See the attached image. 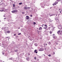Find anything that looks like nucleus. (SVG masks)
Returning a JSON list of instances; mask_svg holds the SVG:
<instances>
[{
  "label": "nucleus",
  "mask_w": 62,
  "mask_h": 62,
  "mask_svg": "<svg viewBox=\"0 0 62 62\" xmlns=\"http://www.w3.org/2000/svg\"><path fill=\"white\" fill-rule=\"evenodd\" d=\"M18 35H21V33H19L18 34Z\"/></svg>",
  "instance_id": "nucleus-27"
},
{
  "label": "nucleus",
  "mask_w": 62,
  "mask_h": 62,
  "mask_svg": "<svg viewBox=\"0 0 62 62\" xmlns=\"http://www.w3.org/2000/svg\"><path fill=\"white\" fill-rule=\"evenodd\" d=\"M34 59H37V58H36V57H35L34 58Z\"/></svg>",
  "instance_id": "nucleus-33"
},
{
  "label": "nucleus",
  "mask_w": 62,
  "mask_h": 62,
  "mask_svg": "<svg viewBox=\"0 0 62 62\" xmlns=\"http://www.w3.org/2000/svg\"><path fill=\"white\" fill-rule=\"evenodd\" d=\"M0 62H2V60H0Z\"/></svg>",
  "instance_id": "nucleus-44"
},
{
  "label": "nucleus",
  "mask_w": 62,
  "mask_h": 62,
  "mask_svg": "<svg viewBox=\"0 0 62 62\" xmlns=\"http://www.w3.org/2000/svg\"><path fill=\"white\" fill-rule=\"evenodd\" d=\"M59 49H61V48H59Z\"/></svg>",
  "instance_id": "nucleus-57"
},
{
  "label": "nucleus",
  "mask_w": 62,
  "mask_h": 62,
  "mask_svg": "<svg viewBox=\"0 0 62 62\" xmlns=\"http://www.w3.org/2000/svg\"><path fill=\"white\" fill-rule=\"evenodd\" d=\"M52 32H53V31H50V34L52 33Z\"/></svg>",
  "instance_id": "nucleus-24"
},
{
  "label": "nucleus",
  "mask_w": 62,
  "mask_h": 62,
  "mask_svg": "<svg viewBox=\"0 0 62 62\" xmlns=\"http://www.w3.org/2000/svg\"><path fill=\"white\" fill-rule=\"evenodd\" d=\"M10 32V31H7V33H9Z\"/></svg>",
  "instance_id": "nucleus-23"
},
{
  "label": "nucleus",
  "mask_w": 62,
  "mask_h": 62,
  "mask_svg": "<svg viewBox=\"0 0 62 62\" xmlns=\"http://www.w3.org/2000/svg\"><path fill=\"white\" fill-rule=\"evenodd\" d=\"M2 1H3L1 0V2H2Z\"/></svg>",
  "instance_id": "nucleus-61"
},
{
  "label": "nucleus",
  "mask_w": 62,
  "mask_h": 62,
  "mask_svg": "<svg viewBox=\"0 0 62 62\" xmlns=\"http://www.w3.org/2000/svg\"><path fill=\"white\" fill-rule=\"evenodd\" d=\"M53 38L54 39H57V36H54L53 37Z\"/></svg>",
  "instance_id": "nucleus-9"
},
{
  "label": "nucleus",
  "mask_w": 62,
  "mask_h": 62,
  "mask_svg": "<svg viewBox=\"0 0 62 62\" xmlns=\"http://www.w3.org/2000/svg\"><path fill=\"white\" fill-rule=\"evenodd\" d=\"M43 50H44V49L43 48H41L39 49L40 51H43Z\"/></svg>",
  "instance_id": "nucleus-7"
},
{
  "label": "nucleus",
  "mask_w": 62,
  "mask_h": 62,
  "mask_svg": "<svg viewBox=\"0 0 62 62\" xmlns=\"http://www.w3.org/2000/svg\"><path fill=\"white\" fill-rule=\"evenodd\" d=\"M60 10H61V11L62 12V9H61Z\"/></svg>",
  "instance_id": "nucleus-39"
},
{
  "label": "nucleus",
  "mask_w": 62,
  "mask_h": 62,
  "mask_svg": "<svg viewBox=\"0 0 62 62\" xmlns=\"http://www.w3.org/2000/svg\"><path fill=\"white\" fill-rule=\"evenodd\" d=\"M58 1H57V0L55 2L56 3V4H58Z\"/></svg>",
  "instance_id": "nucleus-22"
},
{
  "label": "nucleus",
  "mask_w": 62,
  "mask_h": 62,
  "mask_svg": "<svg viewBox=\"0 0 62 62\" xmlns=\"http://www.w3.org/2000/svg\"><path fill=\"white\" fill-rule=\"evenodd\" d=\"M48 56H51V54H50L48 55Z\"/></svg>",
  "instance_id": "nucleus-35"
},
{
  "label": "nucleus",
  "mask_w": 62,
  "mask_h": 62,
  "mask_svg": "<svg viewBox=\"0 0 62 62\" xmlns=\"http://www.w3.org/2000/svg\"><path fill=\"white\" fill-rule=\"evenodd\" d=\"M43 56H45V54H43Z\"/></svg>",
  "instance_id": "nucleus-46"
},
{
  "label": "nucleus",
  "mask_w": 62,
  "mask_h": 62,
  "mask_svg": "<svg viewBox=\"0 0 62 62\" xmlns=\"http://www.w3.org/2000/svg\"><path fill=\"white\" fill-rule=\"evenodd\" d=\"M49 16H52V15H50Z\"/></svg>",
  "instance_id": "nucleus-50"
},
{
  "label": "nucleus",
  "mask_w": 62,
  "mask_h": 62,
  "mask_svg": "<svg viewBox=\"0 0 62 62\" xmlns=\"http://www.w3.org/2000/svg\"><path fill=\"white\" fill-rule=\"evenodd\" d=\"M33 23L35 25V24H36V23L35 22H34Z\"/></svg>",
  "instance_id": "nucleus-31"
},
{
  "label": "nucleus",
  "mask_w": 62,
  "mask_h": 62,
  "mask_svg": "<svg viewBox=\"0 0 62 62\" xmlns=\"http://www.w3.org/2000/svg\"><path fill=\"white\" fill-rule=\"evenodd\" d=\"M3 16L4 17H6V15H4Z\"/></svg>",
  "instance_id": "nucleus-41"
},
{
  "label": "nucleus",
  "mask_w": 62,
  "mask_h": 62,
  "mask_svg": "<svg viewBox=\"0 0 62 62\" xmlns=\"http://www.w3.org/2000/svg\"><path fill=\"white\" fill-rule=\"evenodd\" d=\"M17 10H13V11H12L11 12L12 13H14L15 12L17 13Z\"/></svg>",
  "instance_id": "nucleus-6"
},
{
  "label": "nucleus",
  "mask_w": 62,
  "mask_h": 62,
  "mask_svg": "<svg viewBox=\"0 0 62 62\" xmlns=\"http://www.w3.org/2000/svg\"><path fill=\"white\" fill-rule=\"evenodd\" d=\"M2 45H4L3 44H2Z\"/></svg>",
  "instance_id": "nucleus-62"
},
{
  "label": "nucleus",
  "mask_w": 62,
  "mask_h": 62,
  "mask_svg": "<svg viewBox=\"0 0 62 62\" xmlns=\"http://www.w3.org/2000/svg\"><path fill=\"white\" fill-rule=\"evenodd\" d=\"M34 52V53H36V54H37V53H38V51H37V50L36 49L35 50Z\"/></svg>",
  "instance_id": "nucleus-11"
},
{
  "label": "nucleus",
  "mask_w": 62,
  "mask_h": 62,
  "mask_svg": "<svg viewBox=\"0 0 62 62\" xmlns=\"http://www.w3.org/2000/svg\"><path fill=\"white\" fill-rule=\"evenodd\" d=\"M34 45L35 46H37L38 45H37V44L36 43L34 44Z\"/></svg>",
  "instance_id": "nucleus-18"
},
{
  "label": "nucleus",
  "mask_w": 62,
  "mask_h": 62,
  "mask_svg": "<svg viewBox=\"0 0 62 62\" xmlns=\"http://www.w3.org/2000/svg\"><path fill=\"white\" fill-rule=\"evenodd\" d=\"M46 45H47V44H46Z\"/></svg>",
  "instance_id": "nucleus-58"
},
{
  "label": "nucleus",
  "mask_w": 62,
  "mask_h": 62,
  "mask_svg": "<svg viewBox=\"0 0 62 62\" xmlns=\"http://www.w3.org/2000/svg\"><path fill=\"white\" fill-rule=\"evenodd\" d=\"M19 5H22V3H19Z\"/></svg>",
  "instance_id": "nucleus-28"
},
{
  "label": "nucleus",
  "mask_w": 62,
  "mask_h": 62,
  "mask_svg": "<svg viewBox=\"0 0 62 62\" xmlns=\"http://www.w3.org/2000/svg\"><path fill=\"white\" fill-rule=\"evenodd\" d=\"M41 16L42 17H46V18H48V15H46V14H44L43 15H41Z\"/></svg>",
  "instance_id": "nucleus-1"
},
{
  "label": "nucleus",
  "mask_w": 62,
  "mask_h": 62,
  "mask_svg": "<svg viewBox=\"0 0 62 62\" xmlns=\"http://www.w3.org/2000/svg\"><path fill=\"white\" fill-rule=\"evenodd\" d=\"M31 9H32V10H33V8H31Z\"/></svg>",
  "instance_id": "nucleus-53"
},
{
  "label": "nucleus",
  "mask_w": 62,
  "mask_h": 62,
  "mask_svg": "<svg viewBox=\"0 0 62 62\" xmlns=\"http://www.w3.org/2000/svg\"><path fill=\"white\" fill-rule=\"evenodd\" d=\"M28 8H30V7H29Z\"/></svg>",
  "instance_id": "nucleus-60"
},
{
  "label": "nucleus",
  "mask_w": 62,
  "mask_h": 62,
  "mask_svg": "<svg viewBox=\"0 0 62 62\" xmlns=\"http://www.w3.org/2000/svg\"><path fill=\"white\" fill-rule=\"evenodd\" d=\"M56 5V2H55L53 4V6H54V5Z\"/></svg>",
  "instance_id": "nucleus-20"
},
{
  "label": "nucleus",
  "mask_w": 62,
  "mask_h": 62,
  "mask_svg": "<svg viewBox=\"0 0 62 62\" xmlns=\"http://www.w3.org/2000/svg\"><path fill=\"white\" fill-rule=\"evenodd\" d=\"M5 8H1V10H4L5 9Z\"/></svg>",
  "instance_id": "nucleus-14"
},
{
  "label": "nucleus",
  "mask_w": 62,
  "mask_h": 62,
  "mask_svg": "<svg viewBox=\"0 0 62 62\" xmlns=\"http://www.w3.org/2000/svg\"><path fill=\"white\" fill-rule=\"evenodd\" d=\"M58 28L60 30H62V26L61 25L58 26Z\"/></svg>",
  "instance_id": "nucleus-4"
},
{
  "label": "nucleus",
  "mask_w": 62,
  "mask_h": 62,
  "mask_svg": "<svg viewBox=\"0 0 62 62\" xmlns=\"http://www.w3.org/2000/svg\"><path fill=\"white\" fill-rule=\"evenodd\" d=\"M42 29V28L41 27H40L39 28V30H41Z\"/></svg>",
  "instance_id": "nucleus-15"
},
{
  "label": "nucleus",
  "mask_w": 62,
  "mask_h": 62,
  "mask_svg": "<svg viewBox=\"0 0 62 62\" xmlns=\"http://www.w3.org/2000/svg\"><path fill=\"white\" fill-rule=\"evenodd\" d=\"M61 32H62V30L61 31Z\"/></svg>",
  "instance_id": "nucleus-64"
},
{
  "label": "nucleus",
  "mask_w": 62,
  "mask_h": 62,
  "mask_svg": "<svg viewBox=\"0 0 62 62\" xmlns=\"http://www.w3.org/2000/svg\"><path fill=\"white\" fill-rule=\"evenodd\" d=\"M6 38H7V39H8L9 38V37H6Z\"/></svg>",
  "instance_id": "nucleus-38"
},
{
  "label": "nucleus",
  "mask_w": 62,
  "mask_h": 62,
  "mask_svg": "<svg viewBox=\"0 0 62 62\" xmlns=\"http://www.w3.org/2000/svg\"><path fill=\"white\" fill-rule=\"evenodd\" d=\"M2 54H4V53H2Z\"/></svg>",
  "instance_id": "nucleus-51"
},
{
  "label": "nucleus",
  "mask_w": 62,
  "mask_h": 62,
  "mask_svg": "<svg viewBox=\"0 0 62 62\" xmlns=\"http://www.w3.org/2000/svg\"><path fill=\"white\" fill-rule=\"evenodd\" d=\"M53 54H55V53H54V52H53Z\"/></svg>",
  "instance_id": "nucleus-43"
},
{
  "label": "nucleus",
  "mask_w": 62,
  "mask_h": 62,
  "mask_svg": "<svg viewBox=\"0 0 62 62\" xmlns=\"http://www.w3.org/2000/svg\"><path fill=\"white\" fill-rule=\"evenodd\" d=\"M22 13L23 14H24V12H22Z\"/></svg>",
  "instance_id": "nucleus-37"
},
{
  "label": "nucleus",
  "mask_w": 62,
  "mask_h": 62,
  "mask_svg": "<svg viewBox=\"0 0 62 62\" xmlns=\"http://www.w3.org/2000/svg\"><path fill=\"white\" fill-rule=\"evenodd\" d=\"M54 34H53V36H54Z\"/></svg>",
  "instance_id": "nucleus-55"
},
{
  "label": "nucleus",
  "mask_w": 62,
  "mask_h": 62,
  "mask_svg": "<svg viewBox=\"0 0 62 62\" xmlns=\"http://www.w3.org/2000/svg\"><path fill=\"white\" fill-rule=\"evenodd\" d=\"M27 7H24V9H27Z\"/></svg>",
  "instance_id": "nucleus-25"
},
{
  "label": "nucleus",
  "mask_w": 62,
  "mask_h": 62,
  "mask_svg": "<svg viewBox=\"0 0 62 62\" xmlns=\"http://www.w3.org/2000/svg\"><path fill=\"white\" fill-rule=\"evenodd\" d=\"M5 29V27H2V30H3V29Z\"/></svg>",
  "instance_id": "nucleus-21"
},
{
  "label": "nucleus",
  "mask_w": 62,
  "mask_h": 62,
  "mask_svg": "<svg viewBox=\"0 0 62 62\" xmlns=\"http://www.w3.org/2000/svg\"><path fill=\"white\" fill-rule=\"evenodd\" d=\"M30 16V17H32V15H31Z\"/></svg>",
  "instance_id": "nucleus-36"
},
{
  "label": "nucleus",
  "mask_w": 62,
  "mask_h": 62,
  "mask_svg": "<svg viewBox=\"0 0 62 62\" xmlns=\"http://www.w3.org/2000/svg\"><path fill=\"white\" fill-rule=\"evenodd\" d=\"M61 10V9H60V8H59V11H60Z\"/></svg>",
  "instance_id": "nucleus-42"
},
{
  "label": "nucleus",
  "mask_w": 62,
  "mask_h": 62,
  "mask_svg": "<svg viewBox=\"0 0 62 62\" xmlns=\"http://www.w3.org/2000/svg\"><path fill=\"white\" fill-rule=\"evenodd\" d=\"M51 44V42H49L48 44Z\"/></svg>",
  "instance_id": "nucleus-32"
},
{
  "label": "nucleus",
  "mask_w": 62,
  "mask_h": 62,
  "mask_svg": "<svg viewBox=\"0 0 62 62\" xmlns=\"http://www.w3.org/2000/svg\"><path fill=\"white\" fill-rule=\"evenodd\" d=\"M13 7H15V4H13Z\"/></svg>",
  "instance_id": "nucleus-29"
},
{
  "label": "nucleus",
  "mask_w": 62,
  "mask_h": 62,
  "mask_svg": "<svg viewBox=\"0 0 62 62\" xmlns=\"http://www.w3.org/2000/svg\"><path fill=\"white\" fill-rule=\"evenodd\" d=\"M38 19L39 20H41V18L40 17V18H39Z\"/></svg>",
  "instance_id": "nucleus-26"
},
{
  "label": "nucleus",
  "mask_w": 62,
  "mask_h": 62,
  "mask_svg": "<svg viewBox=\"0 0 62 62\" xmlns=\"http://www.w3.org/2000/svg\"><path fill=\"white\" fill-rule=\"evenodd\" d=\"M52 7H51L50 8V9H52Z\"/></svg>",
  "instance_id": "nucleus-48"
},
{
  "label": "nucleus",
  "mask_w": 62,
  "mask_h": 62,
  "mask_svg": "<svg viewBox=\"0 0 62 62\" xmlns=\"http://www.w3.org/2000/svg\"><path fill=\"white\" fill-rule=\"evenodd\" d=\"M5 19H6V18H4V20Z\"/></svg>",
  "instance_id": "nucleus-52"
},
{
  "label": "nucleus",
  "mask_w": 62,
  "mask_h": 62,
  "mask_svg": "<svg viewBox=\"0 0 62 62\" xmlns=\"http://www.w3.org/2000/svg\"><path fill=\"white\" fill-rule=\"evenodd\" d=\"M59 35H60L61 36H62V33L61 32H60L58 33Z\"/></svg>",
  "instance_id": "nucleus-8"
},
{
  "label": "nucleus",
  "mask_w": 62,
  "mask_h": 62,
  "mask_svg": "<svg viewBox=\"0 0 62 62\" xmlns=\"http://www.w3.org/2000/svg\"><path fill=\"white\" fill-rule=\"evenodd\" d=\"M44 26L45 27L44 28V29H46L47 28V27H48L47 26V25L46 24H45L44 25Z\"/></svg>",
  "instance_id": "nucleus-5"
},
{
  "label": "nucleus",
  "mask_w": 62,
  "mask_h": 62,
  "mask_svg": "<svg viewBox=\"0 0 62 62\" xmlns=\"http://www.w3.org/2000/svg\"><path fill=\"white\" fill-rule=\"evenodd\" d=\"M14 36H16V34H14Z\"/></svg>",
  "instance_id": "nucleus-34"
},
{
  "label": "nucleus",
  "mask_w": 62,
  "mask_h": 62,
  "mask_svg": "<svg viewBox=\"0 0 62 62\" xmlns=\"http://www.w3.org/2000/svg\"><path fill=\"white\" fill-rule=\"evenodd\" d=\"M61 32V31L60 30H59V31H58V32H57V33H60V32Z\"/></svg>",
  "instance_id": "nucleus-19"
},
{
  "label": "nucleus",
  "mask_w": 62,
  "mask_h": 62,
  "mask_svg": "<svg viewBox=\"0 0 62 62\" xmlns=\"http://www.w3.org/2000/svg\"><path fill=\"white\" fill-rule=\"evenodd\" d=\"M18 29H20V28H19Z\"/></svg>",
  "instance_id": "nucleus-63"
},
{
  "label": "nucleus",
  "mask_w": 62,
  "mask_h": 62,
  "mask_svg": "<svg viewBox=\"0 0 62 62\" xmlns=\"http://www.w3.org/2000/svg\"><path fill=\"white\" fill-rule=\"evenodd\" d=\"M2 10H0V11H1V12H2Z\"/></svg>",
  "instance_id": "nucleus-47"
},
{
  "label": "nucleus",
  "mask_w": 62,
  "mask_h": 62,
  "mask_svg": "<svg viewBox=\"0 0 62 62\" xmlns=\"http://www.w3.org/2000/svg\"><path fill=\"white\" fill-rule=\"evenodd\" d=\"M48 29L49 30H50V28H49Z\"/></svg>",
  "instance_id": "nucleus-49"
},
{
  "label": "nucleus",
  "mask_w": 62,
  "mask_h": 62,
  "mask_svg": "<svg viewBox=\"0 0 62 62\" xmlns=\"http://www.w3.org/2000/svg\"><path fill=\"white\" fill-rule=\"evenodd\" d=\"M9 60H12L14 62H17L16 60H15V59H14L12 58H9Z\"/></svg>",
  "instance_id": "nucleus-2"
},
{
  "label": "nucleus",
  "mask_w": 62,
  "mask_h": 62,
  "mask_svg": "<svg viewBox=\"0 0 62 62\" xmlns=\"http://www.w3.org/2000/svg\"><path fill=\"white\" fill-rule=\"evenodd\" d=\"M18 51V50L16 49L14 50V52H17Z\"/></svg>",
  "instance_id": "nucleus-17"
},
{
  "label": "nucleus",
  "mask_w": 62,
  "mask_h": 62,
  "mask_svg": "<svg viewBox=\"0 0 62 62\" xmlns=\"http://www.w3.org/2000/svg\"><path fill=\"white\" fill-rule=\"evenodd\" d=\"M38 31V34H39V31Z\"/></svg>",
  "instance_id": "nucleus-40"
},
{
  "label": "nucleus",
  "mask_w": 62,
  "mask_h": 62,
  "mask_svg": "<svg viewBox=\"0 0 62 62\" xmlns=\"http://www.w3.org/2000/svg\"><path fill=\"white\" fill-rule=\"evenodd\" d=\"M7 10H8V9H4V10H2V11H4V12H6V11H7Z\"/></svg>",
  "instance_id": "nucleus-10"
},
{
  "label": "nucleus",
  "mask_w": 62,
  "mask_h": 62,
  "mask_svg": "<svg viewBox=\"0 0 62 62\" xmlns=\"http://www.w3.org/2000/svg\"><path fill=\"white\" fill-rule=\"evenodd\" d=\"M57 1H58L59 2L60 1V0H57Z\"/></svg>",
  "instance_id": "nucleus-45"
},
{
  "label": "nucleus",
  "mask_w": 62,
  "mask_h": 62,
  "mask_svg": "<svg viewBox=\"0 0 62 62\" xmlns=\"http://www.w3.org/2000/svg\"><path fill=\"white\" fill-rule=\"evenodd\" d=\"M61 3H62V2H61H61H60Z\"/></svg>",
  "instance_id": "nucleus-59"
},
{
  "label": "nucleus",
  "mask_w": 62,
  "mask_h": 62,
  "mask_svg": "<svg viewBox=\"0 0 62 62\" xmlns=\"http://www.w3.org/2000/svg\"><path fill=\"white\" fill-rule=\"evenodd\" d=\"M44 24H43L42 25V27H43V26H44Z\"/></svg>",
  "instance_id": "nucleus-30"
},
{
  "label": "nucleus",
  "mask_w": 62,
  "mask_h": 62,
  "mask_svg": "<svg viewBox=\"0 0 62 62\" xmlns=\"http://www.w3.org/2000/svg\"><path fill=\"white\" fill-rule=\"evenodd\" d=\"M26 19L28 20V19H29V16H26Z\"/></svg>",
  "instance_id": "nucleus-13"
},
{
  "label": "nucleus",
  "mask_w": 62,
  "mask_h": 62,
  "mask_svg": "<svg viewBox=\"0 0 62 62\" xmlns=\"http://www.w3.org/2000/svg\"><path fill=\"white\" fill-rule=\"evenodd\" d=\"M56 44L57 45V44H58V43H56Z\"/></svg>",
  "instance_id": "nucleus-56"
},
{
  "label": "nucleus",
  "mask_w": 62,
  "mask_h": 62,
  "mask_svg": "<svg viewBox=\"0 0 62 62\" xmlns=\"http://www.w3.org/2000/svg\"><path fill=\"white\" fill-rule=\"evenodd\" d=\"M40 5L41 6H41V8H45L44 6L45 5L44 4V3H40Z\"/></svg>",
  "instance_id": "nucleus-3"
},
{
  "label": "nucleus",
  "mask_w": 62,
  "mask_h": 62,
  "mask_svg": "<svg viewBox=\"0 0 62 62\" xmlns=\"http://www.w3.org/2000/svg\"><path fill=\"white\" fill-rule=\"evenodd\" d=\"M60 13H61V11H60Z\"/></svg>",
  "instance_id": "nucleus-54"
},
{
  "label": "nucleus",
  "mask_w": 62,
  "mask_h": 62,
  "mask_svg": "<svg viewBox=\"0 0 62 62\" xmlns=\"http://www.w3.org/2000/svg\"><path fill=\"white\" fill-rule=\"evenodd\" d=\"M29 60H30V58H27V61H29Z\"/></svg>",
  "instance_id": "nucleus-16"
},
{
  "label": "nucleus",
  "mask_w": 62,
  "mask_h": 62,
  "mask_svg": "<svg viewBox=\"0 0 62 62\" xmlns=\"http://www.w3.org/2000/svg\"><path fill=\"white\" fill-rule=\"evenodd\" d=\"M18 62H21L22 61V60H21V59H19L18 60Z\"/></svg>",
  "instance_id": "nucleus-12"
}]
</instances>
